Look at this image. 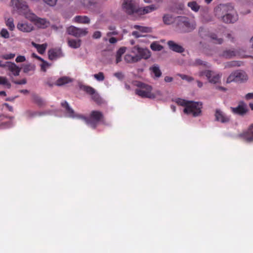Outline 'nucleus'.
Instances as JSON below:
<instances>
[{"label": "nucleus", "instance_id": "obj_1", "mask_svg": "<svg viewBox=\"0 0 253 253\" xmlns=\"http://www.w3.org/2000/svg\"><path fill=\"white\" fill-rule=\"evenodd\" d=\"M176 102L180 105L184 106L183 112L189 116L194 117L200 116L202 114V103L194 101H186L184 99L177 98Z\"/></svg>", "mask_w": 253, "mask_h": 253}, {"label": "nucleus", "instance_id": "obj_2", "mask_svg": "<svg viewBox=\"0 0 253 253\" xmlns=\"http://www.w3.org/2000/svg\"><path fill=\"white\" fill-rule=\"evenodd\" d=\"M174 22L177 30L182 33H189L195 29V25L191 23L189 18L185 16H177Z\"/></svg>", "mask_w": 253, "mask_h": 253}, {"label": "nucleus", "instance_id": "obj_3", "mask_svg": "<svg viewBox=\"0 0 253 253\" xmlns=\"http://www.w3.org/2000/svg\"><path fill=\"white\" fill-rule=\"evenodd\" d=\"M137 86L140 88L135 89V93L142 98L155 99L156 95L151 92L152 87L151 86L142 82H138Z\"/></svg>", "mask_w": 253, "mask_h": 253}, {"label": "nucleus", "instance_id": "obj_4", "mask_svg": "<svg viewBox=\"0 0 253 253\" xmlns=\"http://www.w3.org/2000/svg\"><path fill=\"white\" fill-rule=\"evenodd\" d=\"M248 80V76L243 70H237L232 72L227 79L226 83H244Z\"/></svg>", "mask_w": 253, "mask_h": 253}, {"label": "nucleus", "instance_id": "obj_5", "mask_svg": "<svg viewBox=\"0 0 253 253\" xmlns=\"http://www.w3.org/2000/svg\"><path fill=\"white\" fill-rule=\"evenodd\" d=\"M214 12L215 16L220 19L221 17L234 12V7L230 3L220 4L215 7Z\"/></svg>", "mask_w": 253, "mask_h": 253}, {"label": "nucleus", "instance_id": "obj_6", "mask_svg": "<svg viewBox=\"0 0 253 253\" xmlns=\"http://www.w3.org/2000/svg\"><path fill=\"white\" fill-rule=\"evenodd\" d=\"M80 89L84 91L86 93L91 95L92 99L96 103L100 104L103 102V100L99 94L93 87L84 84L80 85Z\"/></svg>", "mask_w": 253, "mask_h": 253}, {"label": "nucleus", "instance_id": "obj_7", "mask_svg": "<svg viewBox=\"0 0 253 253\" xmlns=\"http://www.w3.org/2000/svg\"><path fill=\"white\" fill-rule=\"evenodd\" d=\"M61 105L62 107L64 108L66 110V112L68 114V117L70 118H77L83 120L85 122H88L89 121L86 117L80 115L76 114L74 110L70 107L68 103L66 101H64L61 103Z\"/></svg>", "mask_w": 253, "mask_h": 253}, {"label": "nucleus", "instance_id": "obj_8", "mask_svg": "<svg viewBox=\"0 0 253 253\" xmlns=\"http://www.w3.org/2000/svg\"><path fill=\"white\" fill-rule=\"evenodd\" d=\"M131 52L135 54V56H138L140 60L143 58L148 59L151 56L150 51L147 48H144L136 45L132 48Z\"/></svg>", "mask_w": 253, "mask_h": 253}, {"label": "nucleus", "instance_id": "obj_9", "mask_svg": "<svg viewBox=\"0 0 253 253\" xmlns=\"http://www.w3.org/2000/svg\"><path fill=\"white\" fill-rule=\"evenodd\" d=\"M122 7L128 15H132L134 13L137 14L138 8L136 7L132 0H124Z\"/></svg>", "mask_w": 253, "mask_h": 253}, {"label": "nucleus", "instance_id": "obj_10", "mask_svg": "<svg viewBox=\"0 0 253 253\" xmlns=\"http://www.w3.org/2000/svg\"><path fill=\"white\" fill-rule=\"evenodd\" d=\"M199 76L202 77L205 76L211 83L216 84L218 83L220 76L218 74H214L213 72L211 70H205L200 72Z\"/></svg>", "mask_w": 253, "mask_h": 253}, {"label": "nucleus", "instance_id": "obj_11", "mask_svg": "<svg viewBox=\"0 0 253 253\" xmlns=\"http://www.w3.org/2000/svg\"><path fill=\"white\" fill-rule=\"evenodd\" d=\"M230 109L233 114L242 117L244 116L249 111L247 105L243 101L241 102L237 107H231Z\"/></svg>", "mask_w": 253, "mask_h": 253}, {"label": "nucleus", "instance_id": "obj_12", "mask_svg": "<svg viewBox=\"0 0 253 253\" xmlns=\"http://www.w3.org/2000/svg\"><path fill=\"white\" fill-rule=\"evenodd\" d=\"M214 116L215 117V121L220 122L222 124L228 123L231 121L230 117L227 116L219 109H216L215 110Z\"/></svg>", "mask_w": 253, "mask_h": 253}, {"label": "nucleus", "instance_id": "obj_13", "mask_svg": "<svg viewBox=\"0 0 253 253\" xmlns=\"http://www.w3.org/2000/svg\"><path fill=\"white\" fill-rule=\"evenodd\" d=\"M12 5L17 8L19 13H25L28 10L26 2L20 0H11Z\"/></svg>", "mask_w": 253, "mask_h": 253}, {"label": "nucleus", "instance_id": "obj_14", "mask_svg": "<svg viewBox=\"0 0 253 253\" xmlns=\"http://www.w3.org/2000/svg\"><path fill=\"white\" fill-rule=\"evenodd\" d=\"M103 116L101 112L97 111H93L90 114V118L86 117L89 120L88 122H85L87 125H96V123L101 121Z\"/></svg>", "mask_w": 253, "mask_h": 253}, {"label": "nucleus", "instance_id": "obj_15", "mask_svg": "<svg viewBox=\"0 0 253 253\" xmlns=\"http://www.w3.org/2000/svg\"><path fill=\"white\" fill-rule=\"evenodd\" d=\"M31 20L34 21L35 25L40 28L45 29L49 26V22L45 19L39 18L35 14H33Z\"/></svg>", "mask_w": 253, "mask_h": 253}, {"label": "nucleus", "instance_id": "obj_16", "mask_svg": "<svg viewBox=\"0 0 253 253\" xmlns=\"http://www.w3.org/2000/svg\"><path fill=\"white\" fill-rule=\"evenodd\" d=\"M219 19L226 24L234 23L238 20V17L234 11V12H232V13H230L224 16L221 17Z\"/></svg>", "mask_w": 253, "mask_h": 253}, {"label": "nucleus", "instance_id": "obj_17", "mask_svg": "<svg viewBox=\"0 0 253 253\" xmlns=\"http://www.w3.org/2000/svg\"><path fill=\"white\" fill-rule=\"evenodd\" d=\"M63 54L60 48H51L48 51V58L50 60H54L62 57Z\"/></svg>", "mask_w": 253, "mask_h": 253}, {"label": "nucleus", "instance_id": "obj_18", "mask_svg": "<svg viewBox=\"0 0 253 253\" xmlns=\"http://www.w3.org/2000/svg\"><path fill=\"white\" fill-rule=\"evenodd\" d=\"M169 48L176 52L182 53L184 51V48L180 45L176 43L173 41H169L167 42Z\"/></svg>", "mask_w": 253, "mask_h": 253}, {"label": "nucleus", "instance_id": "obj_19", "mask_svg": "<svg viewBox=\"0 0 253 253\" xmlns=\"http://www.w3.org/2000/svg\"><path fill=\"white\" fill-rule=\"evenodd\" d=\"M7 69L12 73L14 76H18L21 70V68L19 67L14 63L8 62Z\"/></svg>", "mask_w": 253, "mask_h": 253}, {"label": "nucleus", "instance_id": "obj_20", "mask_svg": "<svg viewBox=\"0 0 253 253\" xmlns=\"http://www.w3.org/2000/svg\"><path fill=\"white\" fill-rule=\"evenodd\" d=\"M32 99L34 103L37 104L39 107H42L45 105L44 100L36 93L32 94Z\"/></svg>", "mask_w": 253, "mask_h": 253}, {"label": "nucleus", "instance_id": "obj_21", "mask_svg": "<svg viewBox=\"0 0 253 253\" xmlns=\"http://www.w3.org/2000/svg\"><path fill=\"white\" fill-rule=\"evenodd\" d=\"M17 27L19 30L23 32H30L34 28L31 24H28L27 23H18Z\"/></svg>", "mask_w": 253, "mask_h": 253}, {"label": "nucleus", "instance_id": "obj_22", "mask_svg": "<svg viewBox=\"0 0 253 253\" xmlns=\"http://www.w3.org/2000/svg\"><path fill=\"white\" fill-rule=\"evenodd\" d=\"M253 127H249L247 131L241 134L240 136L248 142L253 140Z\"/></svg>", "mask_w": 253, "mask_h": 253}, {"label": "nucleus", "instance_id": "obj_23", "mask_svg": "<svg viewBox=\"0 0 253 253\" xmlns=\"http://www.w3.org/2000/svg\"><path fill=\"white\" fill-rule=\"evenodd\" d=\"M149 70L151 73L154 74V78H159L162 76V72L160 69L159 65L155 64L149 68Z\"/></svg>", "mask_w": 253, "mask_h": 253}, {"label": "nucleus", "instance_id": "obj_24", "mask_svg": "<svg viewBox=\"0 0 253 253\" xmlns=\"http://www.w3.org/2000/svg\"><path fill=\"white\" fill-rule=\"evenodd\" d=\"M237 52L234 50L226 49L224 50L222 53L220 54V56L226 59H230L235 56Z\"/></svg>", "mask_w": 253, "mask_h": 253}, {"label": "nucleus", "instance_id": "obj_25", "mask_svg": "<svg viewBox=\"0 0 253 253\" xmlns=\"http://www.w3.org/2000/svg\"><path fill=\"white\" fill-rule=\"evenodd\" d=\"M73 80L69 77H62L59 78L56 82V83L55 84L56 85L60 86L64 85L67 84L72 82Z\"/></svg>", "mask_w": 253, "mask_h": 253}, {"label": "nucleus", "instance_id": "obj_26", "mask_svg": "<svg viewBox=\"0 0 253 253\" xmlns=\"http://www.w3.org/2000/svg\"><path fill=\"white\" fill-rule=\"evenodd\" d=\"M156 9V7L154 5H150L146 7H144L143 8H138V11H137V14L139 15H143L146 13H148L151 11H152Z\"/></svg>", "mask_w": 253, "mask_h": 253}, {"label": "nucleus", "instance_id": "obj_27", "mask_svg": "<svg viewBox=\"0 0 253 253\" xmlns=\"http://www.w3.org/2000/svg\"><path fill=\"white\" fill-rule=\"evenodd\" d=\"M209 37L214 44H221L223 42V39L222 38H219L217 35L215 33H212L209 34Z\"/></svg>", "mask_w": 253, "mask_h": 253}, {"label": "nucleus", "instance_id": "obj_28", "mask_svg": "<svg viewBox=\"0 0 253 253\" xmlns=\"http://www.w3.org/2000/svg\"><path fill=\"white\" fill-rule=\"evenodd\" d=\"M78 31H80L79 28H77L75 26H71L68 27L67 29V32L69 35H72L75 37H80V35Z\"/></svg>", "mask_w": 253, "mask_h": 253}, {"label": "nucleus", "instance_id": "obj_29", "mask_svg": "<svg viewBox=\"0 0 253 253\" xmlns=\"http://www.w3.org/2000/svg\"><path fill=\"white\" fill-rule=\"evenodd\" d=\"M125 60L127 63H136L140 61V58L135 54L134 56L127 54L125 56Z\"/></svg>", "mask_w": 253, "mask_h": 253}, {"label": "nucleus", "instance_id": "obj_30", "mask_svg": "<svg viewBox=\"0 0 253 253\" xmlns=\"http://www.w3.org/2000/svg\"><path fill=\"white\" fill-rule=\"evenodd\" d=\"M81 40H68V43L69 46L73 48H78L81 46Z\"/></svg>", "mask_w": 253, "mask_h": 253}, {"label": "nucleus", "instance_id": "obj_31", "mask_svg": "<svg viewBox=\"0 0 253 253\" xmlns=\"http://www.w3.org/2000/svg\"><path fill=\"white\" fill-rule=\"evenodd\" d=\"M76 22L83 23V24H88L90 22V19L86 16H77L75 18Z\"/></svg>", "mask_w": 253, "mask_h": 253}, {"label": "nucleus", "instance_id": "obj_32", "mask_svg": "<svg viewBox=\"0 0 253 253\" xmlns=\"http://www.w3.org/2000/svg\"><path fill=\"white\" fill-rule=\"evenodd\" d=\"M134 28L138 30L142 33H150L152 32V29L150 27H143L137 25H135Z\"/></svg>", "mask_w": 253, "mask_h": 253}, {"label": "nucleus", "instance_id": "obj_33", "mask_svg": "<svg viewBox=\"0 0 253 253\" xmlns=\"http://www.w3.org/2000/svg\"><path fill=\"white\" fill-rule=\"evenodd\" d=\"M188 6L190 7L191 9L195 11V12H198L200 9V5L197 4V3L195 1H191L189 2L187 4Z\"/></svg>", "mask_w": 253, "mask_h": 253}, {"label": "nucleus", "instance_id": "obj_34", "mask_svg": "<svg viewBox=\"0 0 253 253\" xmlns=\"http://www.w3.org/2000/svg\"><path fill=\"white\" fill-rule=\"evenodd\" d=\"M163 22L165 24L170 25L173 22V19L172 16L170 14H165L164 15Z\"/></svg>", "mask_w": 253, "mask_h": 253}, {"label": "nucleus", "instance_id": "obj_35", "mask_svg": "<svg viewBox=\"0 0 253 253\" xmlns=\"http://www.w3.org/2000/svg\"><path fill=\"white\" fill-rule=\"evenodd\" d=\"M81 2L84 7L89 8L94 5L96 1L95 0H82Z\"/></svg>", "mask_w": 253, "mask_h": 253}, {"label": "nucleus", "instance_id": "obj_36", "mask_svg": "<svg viewBox=\"0 0 253 253\" xmlns=\"http://www.w3.org/2000/svg\"><path fill=\"white\" fill-rule=\"evenodd\" d=\"M150 47L154 51H161L163 48V46L157 42H152L150 45Z\"/></svg>", "mask_w": 253, "mask_h": 253}, {"label": "nucleus", "instance_id": "obj_37", "mask_svg": "<svg viewBox=\"0 0 253 253\" xmlns=\"http://www.w3.org/2000/svg\"><path fill=\"white\" fill-rule=\"evenodd\" d=\"M35 65L33 64H27L23 65V72L27 73L30 71H34L35 69Z\"/></svg>", "mask_w": 253, "mask_h": 253}, {"label": "nucleus", "instance_id": "obj_38", "mask_svg": "<svg viewBox=\"0 0 253 253\" xmlns=\"http://www.w3.org/2000/svg\"><path fill=\"white\" fill-rule=\"evenodd\" d=\"M27 113L29 117H34L36 116H42L46 114V112H32L31 111H28Z\"/></svg>", "mask_w": 253, "mask_h": 253}, {"label": "nucleus", "instance_id": "obj_39", "mask_svg": "<svg viewBox=\"0 0 253 253\" xmlns=\"http://www.w3.org/2000/svg\"><path fill=\"white\" fill-rule=\"evenodd\" d=\"M242 62L237 61H232L227 63L226 67H239L241 66Z\"/></svg>", "mask_w": 253, "mask_h": 253}, {"label": "nucleus", "instance_id": "obj_40", "mask_svg": "<svg viewBox=\"0 0 253 253\" xmlns=\"http://www.w3.org/2000/svg\"><path fill=\"white\" fill-rule=\"evenodd\" d=\"M6 25L8 27V28L10 31H13L15 28V26L13 23V19L12 18H8L6 21Z\"/></svg>", "mask_w": 253, "mask_h": 253}, {"label": "nucleus", "instance_id": "obj_41", "mask_svg": "<svg viewBox=\"0 0 253 253\" xmlns=\"http://www.w3.org/2000/svg\"><path fill=\"white\" fill-rule=\"evenodd\" d=\"M42 63L41 64V70L44 72L46 71V68L49 67L51 64L47 62L46 61L43 60Z\"/></svg>", "mask_w": 253, "mask_h": 253}, {"label": "nucleus", "instance_id": "obj_42", "mask_svg": "<svg viewBox=\"0 0 253 253\" xmlns=\"http://www.w3.org/2000/svg\"><path fill=\"white\" fill-rule=\"evenodd\" d=\"M40 47H38L39 48H37V49L39 53L42 54L44 53L47 47V43H43L42 44H40Z\"/></svg>", "mask_w": 253, "mask_h": 253}, {"label": "nucleus", "instance_id": "obj_43", "mask_svg": "<svg viewBox=\"0 0 253 253\" xmlns=\"http://www.w3.org/2000/svg\"><path fill=\"white\" fill-rule=\"evenodd\" d=\"M0 36L5 39H8L9 38V33L6 29L3 28L0 32Z\"/></svg>", "mask_w": 253, "mask_h": 253}, {"label": "nucleus", "instance_id": "obj_44", "mask_svg": "<svg viewBox=\"0 0 253 253\" xmlns=\"http://www.w3.org/2000/svg\"><path fill=\"white\" fill-rule=\"evenodd\" d=\"M94 77L98 81H103L105 79L104 74L102 72H99L98 74H94Z\"/></svg>", "mask_w": 253, "mask_h": 253}, {"label": "nucleus", "instance_id": "obj_45", "mask_svg": "<svg viewBox=\"0 0 253 253\" xmlns=\"http://www.w3.org/2000/svg\"><path fill=\"white\" fill-rule=\"evenodd\" d=\"M195 64L198 65H203L205 67H209L207 62H205L200 59H197L195 60Z\"/></svg>", "mask_w": 253, "mask_h": 253}, {"label": "nucleus", "instance_id": "obj_46", "mask_svg": "<svg viewBox=\"0 0 253 253\" xmlns=\"http://www.w3.org/2000/svg\"><path fill=\"white\" fill-rule=\"evenodd\" d=\"M45 3L51 6H54L57 1V0H42Z\"/></svg>", "mask_w": 253, "mask_h": 253}, {"label": "nucleus", "instance_id": "obj_47", "mask_svg": "<svg viewBox=\"0 0 253 253\" xmlns=\"http://www.w3.org/2000/svg\"><path fill=\"white\" fill-rule=\"evenodd\" d=\"M45 84L47 85L50 87H52L54 84L53 80L51 78H48L47 79L46 82H44Z\"/></svg>", "mask_w": 253, "mask_h": 253}, {"label": "nucleus", "instance_id": "obj_48", "mask_svg": "<svg viewBox=\"0 0 253 253\" xmlns=\"http://www.w3.org/2000/svg\"><path fill=\"white\" fill-rule=\"evenodd\" d=\"M79 29L80 31H78V32L80 35V37L82 36H85L88 33L87 29L86 28L81 29L79 28Z\"/></svg>", "mask_w": 253, "mask_h": 253}, {"label": "nucleus", "instance_id": "obj_49", "mask_svg": "<svg viewBox=\"0 0 253 253\" xmlns=\"http://www.w3.org/2000/svg\"><path fill=\"white\" fill-rule=\"evenodd\" d=\"M15 56V54L14 53H10L7 54H5L2 56V58L6 59H11L13 58Z\"/></svg>", "mask_w": 253, "mask_h": 253}, {"label": "nucleus", "instance_id": "obj_50", "mask_svg": "<svg viewBox=\"0 0 253 253\" xmlns=\"http://www.w3.org/2000/svg\"><path fill=\"white\" fill-rule=\"evenodd\" d=\"M12 82L16 84H24L27 83V80L26 79H23L21 81H14L12 80Z\"/></svg>", "mask_w": 253, "mask_h": 253}, {"label": "nucleus", "instance_id": "obj_51", "mask_svg": "<svg viewBox=\"0 0 253 253\" xmlns=\"http://www.w3.org/2000/svg\"><path fill=\"white\" fill-rule=\"evenodd\" d=\"M126 50V47H122L119 49V50L117 52V55L119 56H121L125 52Z\"/></svg>", "mask_w": 253, "mask_h": 253}, {"label": "nucleus", "instance_id": "obj_52", "mask_svg": "<svg viewBox=\"0 0 253 253\" xmlns=\"http://www.w3.org/2000/svg\"><path fill=\"white\" fill-rule=\"evenodd\" d=\"M114 76L120 80H123L124 78V75L122 72H116Z\"/></svg>", "mask_w": 253, "mask_h": 253}, {"label": "nucleus", "instance_id": "obj_53", "mask_svg": "<svg viewBox=\"0 0 253 253\" xmlns=\"http://www.w3.org/2000/svg\"><path fill=\"white\" fill-rule=\"evenodd\" d=\"M101 37V33L98 31L94 32L92 35V38L95 39H99Z\"/></svg>", "mask_w": 253, "mask_h": 253}, {"label": "nucleus", "instance_id": "obj_54", "mask_svg": "<svg viewBox=\"0 0 253 253\" xmlns=\"http://www.w3.org/2000/svg\"><path fill=\"white\" fill-rule=\"evenodd\" d=\"M25 60H26V58H25V56H21V55L18 56L15 59V61L16 62H23L25 61Z\"/></svg>", "mask_w": 253, "mask_h": 253}, {"label": "nucleus", "instance_id": "obj_55", "mask_svg": "<svg viewBox=\"0 0 253 253\" xmlns=\"http://www.w3.org/2000/svg\"><path fill=\"white\" fill-rule=\"evenodd\" d=\"M204 21L205 22H209L213 21L212 16L207 15L204 17Z\"/></svg>", "mask_w": 253, "mask_h": 253}, {"label": "nucleus", "instance_id": "obj_56", "mask_svg": "<svg viewBox=\"0 0 253 253\" xmlns=\"http://www.w3.org/2000/svg\"><path fill=\"white\" fill-rule=\"evenodd\" d=\"M51 28L53 30L57 31L59 29H62L63 28V26L61 25H59L58 26L56 25H52Z\"/></svg>", "mask_w": 253, "mask_h": 253}, {"label": "nucleus", "instance_id": "obj_57", "mask_svg": "<svg viewBox=\"0 0 253 253\" xmlns=\"http://www.w3.org/2000/svg\"><path fill=\"white\" fill-rule=\"evenodd\" d=\"M14 119V117H11L9 121L3 123V125H7V126L14 125V124L12 122V119Z\"/></svg>", "mask_w": 253, "mask_h": 253}, {"label": "nucleus", "instance_id": "obj_58", "mask_svg": "<svg viewBox=\"0 0 253 253\" xmlns=\"http://www.w3.org/2000/svg\"><path fill=\"white\" fill-rule=\"evenodd\" d=\"M7 78L0 76V84L4 85L6 83Z\"/></svg>", "mask_w": 253, "mask_h": 253}, {"label": "nucleus", "instance_id": "obj_59", "mask_svg": "<svg viewBox=\"0 0 253 253\" xmlns=\"http://www.w3.org/2000/svg\"><path fill=\"white\" fill-rule=\"evenodd\" d=\"M132 35L134 36L136 38H138L140 37H143L142 35L140 34L137 31H133L132 33Z\"/></svg>", "mask_w": 253, "mask_h": 253}, {"label": "nucleus", "instance_id": "obj_60", "mask_svg": "<svg viewBox=\"0 0 253 253\" xmlns=\"http://www.w3.org/2000/svg\"><path fill=\"white\" fill-rule=\"evenodd\" d=\"M166 83H170L173 81V78L169 76H166L164 79Z\"/></svg>", "mask_w": 253, "mask_h": 253}, {"label": "nucleus", "instance_id": "obj_61", "mask_svg": "<svg viewBox=\"0 0 253 253\" xmlns=\"http://www.w3.org/2000/svg\"><path fill=\"white\" fill-rule=\"evenodd\" d=\"M245 98L247 100H250L251 99H253V93H248L246 96Z\"/></svg>", "mask_w": 253, "mask_h": 253}, {"label": "nucleus", "instance_id": "obj_62", "mask_svg": "<svg viewBox=\"0 0 253 253\" xmlns=\"http://www.w3.org/2000/svg\"><path fill=\"white\" fill-rule=\"evenodd\" d=\"M32 56L33 57H34L37 59H38L39 60L42 62V61H43V59H42V58H41V57L38 56L36 53H33L32 54Z\"/></svg>", "mask_w": 253, "mask_h": 253}, {"label": "nucleus", "instance_id": "obj_63", "mask_svg": "<svg viewBox=\"0 0 253 253\" xmlns=\"http://www.w3.org/2000/svg\"><path fill=\"white\" fill-rule=\"evenodd\" d=\"M109 41L110 43L114 44V43H115L117 42V39L116 38L111 37V38L109 39Z\"/></svg>", "mask_w": 253, "mask_h": 253}, {"label": "nucleus", "instance_id": "obj_64", "mask_svg": "<svg viewBox=\"0 0 253 253\" xmlns=\"http://www.w3.org/2000/svg\"><path fill=\"white\" fill-rule=\"evenodd\" d=\"M8 62L9 61H7L3 63L2 61H0V67L2 68L7 67Z\"/></svg>", "mask_w": 253, "mask_h": 253}]
</instances>
